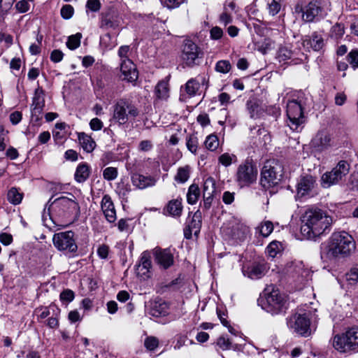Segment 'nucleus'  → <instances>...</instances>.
Listing matches in <instances>:
<instances>
[{"label":"nucleus","mask_w":358,"mask_h":358,"mask_svg":"<svg viewBox=\"0 0 358 358\" xmlns=\"http://www.w3.org/2000/svg\"><path fill=\"white\" fill-rule=\"evenodd\" d=\"M354 238L343 231L333 233L322 247L321 257L327 261H334L349 257L355 250Z\"/></svg>","instance_id":"nucleus-1"},{"label":"nucleus","mask_w":358,"mask_h":358,"mask_svg":"<svg viewBox=\"0 0 358 358\" xmlns=\"http://www.w3.org/2000/svg\"><path fill=\"white\" fill-rule=\"evenodd\" d=\"M301 235L310 240L315 239L329 229L332 219L319 208H308L301 217Z\"/></svg>","instance_id":"nucleus-2"},{"label":"nucleus","mask_w":358,"mask_h":358,"mask_svg":"<svg viewBox=\"0 0 358 358\" xmlns=\"http://www.w3.org/2000/svg\"><path fill=\"white\" fill-rule=\"evenodd\" d=\"M264 299L262 307L272 315L283 313L287 308L285 296L273 285L267 286L264 290Z\"/></svg>","instance_id":"nucleus-3"},{"label":"nucleus","mask_w":358,"mask_h":358,"mask_svg":"<svg viewBox=\"0 0 358 358\" xmlns=\"http://www.w3.org/2000/svg\"><path fill=\"white\" fill-rule=\"evenodd\" d=\"M332 344L341 352H358V328L352 327L343 334H336Z\"/></svg>","instance_id":"nucleus-4"},{"label":"nucleus","mask_w":358,"mask_h":358,"mask_svg":"<svg viewBox=\"0 0 358 358\" xmlns=\"http://www.w3.org/2000/svg\"><path fill=\"white\" fill-rule=\"evenodd\" d=\"M283 166L276 160H268L265 162L262 171L261 183L265 187L275 186L282 180Z\"/></svg>","instance_id":"nucleus-5"},{"label":"nucleus","mask_w":358,"mask_h":358,"mask_svg":"<svg viewBox=\"0 0 358 358\" xmlns=\"http://www.w3.org/2000/svg\"><path fill=\"white\" fill-rule=\"evenodd\" d=\"M70 196H61L55 199L50 206L49 209L60 217H66L79 210L78 203L75 196L69 194Z\"/></svg>","instance_id":"nucleus-6"},{"label":"nucleus","mask_w":358,"mask_h":358,"mask_svg":"<svg viewBox=\"0 0 358 358\" xmlns=\"http://www.w3.org/2000/svg\"><path fill=\"white\" fill-rule=\"evenodd\" d=\"M258 171L251 162L246 160L241 164L237 169L235 181L238 187H248L256 182Z\"/></svg>","instance_id":"nucleus-7"},{"label":"nucleus","mask_w":358,"mask_h":358,"mask_svg":"<svg viewBox=\"0 0 358 358\" xmlns=\"http://www.w3.org/2000/svg\"><path fill=\"white\" fill-rule=\"evenodd\" d=\"M295 13H302V20L305 22L318 21L325 16L324 9L320 3L316 0H312L305 6L296 5Z\"/></svg>","instance_id":"nucleus-8"},{"label":"nucleus","mask_w":358,"mask_h":358,"mask_svg":"<svg viewBox=\"0 0 358 358\" xmlns=\"http://www.w3.org/2000/svg\"><path fill=\"white\" fill-rule=\"evenodd\" d=\"M350 171V164L345 160L340 161L331 171L324 173L321 178V185L324 188H328L337 184L345 177Z\"/></svg>","instance_id":"nucleus-9"},{"label":"nucleus","mask_w":358,"mask_h":358,"mask_svg":"<svg viewBox=\"0 0 358 358\" xmlns=\"http://www.w3.org/2000/svg\"><path fill=\"white\" fill-rule=\"evenodd\" d=\"M52 241L59 251L73 253L78 250L75 234L72 231H62L54 234Z\"/></svg>","instance_id":"nucleus-10"},{"label":"nucleus","mask_w":358,"mask_h":358,"mask_svg":"<svg viewBox=\"0 0 358 358\" xmlns=\"http://www.w3.org/2000/svg\"><path fill=\"white\" fill-rule=\"evenodd\" d=\"M201 55L202 52L195 43L189 39L184 41L181 54L183 64L187 66H193L197 64L196 61Z\"/></svg>","instance_id":"nucleus-11"},{"label":"nucleus","mask_w":358,"mask_h":358,"mask_svg":"<svg viewBox=\"0 0 358 358\" xmlns=\"http://www.w3.org/2000/svg\"><path fill=\"white\" fill-rule=\"evenodd\" d=\"M288 327L303 336H308L310 334V320L306 314H295L287 320Z\"/></svg>","instance_id":"nucleus-12"},{"label":"nucleus","mask_w":358,"mask_h":358,"mask_svg":"<svg viewBox=\"0 0 358 358\" xmlns=\"http://www.w3.org/2000/svg\"><path fill=\"white\" fill-rule=\"evenodd\" d=\"M316 178L311 175L301 176L296 185V196H313L316 194Z\"/></svg>","instance_id":"nucleus-13"},{"label":"nucleus","mask_w":358,"mask_h":358,"mask_svg":"<svg viewBox=\"0 0 358 358\" xmlns=\"http://www.w3.org/2000/svg\"><path fill=\"white\" fill-rule=\"evenodd\" d=\"M310 144L317 152L324 151L334 145V140L331 133L322 129L319 130L312 138Z\"/></svg>","instance_id":"nucleus-14"},{"label":"nucleus","mask_w":358,"mask_h":358,"mask_svg":"<svg viewBox=\"0 0 358 358\" xmlns=\"http://www.w3.org/2000/svg\"><path fill=\"white\" fill-rule=\"evenodd\" d=\"M268 268L267 264L264 261H260L244 266L242 271L245 276L252 280H257L265 275Z\"/></svg>","instance_id":"nucleus-15"},{"label":"nucleus","mask_w":358,"mask_h":358,"mask_svg":"<svg viewBox=\"0 0 358 358\" xmlns=\"http://www.w3.org/2000/svg\"><path fill=\"white\" fill-rule=\"evenodd\" d=\"M308 97L304 92H295L287 103V112H304L308 109Z\"/></svg>","instance_id":"nucleus-16"},{"label":"nucleus","mask_w":358,"mask_h":358,"mask_svg":"<svg viewBox=\"0 0 358 358\" xmlns=\"http://www.w3.org/2000/svg\"><path fill=\"white\" fill-rule=\"evenodd\" d=\"M287 271L299 283L308 280L311 275L310 270L305 267L302 262H292Z\"/></svg>","instance_id":"nucleus-17"},{"label":"nucleus","mask_w":358,"mask_h":358,"mask_svg":"<svg viewBox=\"0 0 358 358\" xmlns=\"http://www.w3.org/2000/svg\"><path fill=\"white\" fill-rule=\"evenodd\" d=\"M120 71L122 79L128 82H134L138 77V73L136 65L129 58L122 59L120 65Z\"/></svg>","instance_id":"nucleus-18"},{"label":"nucleus","mask_w":358,"mask_h":358,"mask_svg":"<svg viewBox=\"0 0 358 358\" xmlns=\"http://www.w3.org/2000/svg\"><path fill=\"white\" fill-rule=\"evenodd\" d=\"M303 48L307 50H313L315 51L320 50L324 45L323 37L321 34L314 32L311 36H306L302 41Z\"/></svg>","instance_id":"nucleus-19"},{"label":"nucleus","mask_w":358,"mask_h":358,"mask_svg":"<svg viewBox=\"0 0 358 358\" xmlns=\"http://www.w3.org/2000/svg\"><path fill=\"white\" fill-rule=\"evenodd\" d=\"M101 210L108 222L113 223L116 220V211L111 197L105 194L101 202Z\"/></svg>","instance_id":"nucleus-20"},{"label":"nucleus","mask_w":358,"mask_h":358,"mask_svg":"<svg viewBox=\"0 0 358 358\" xmlns=\"http://www.w3.org/2000/svg\"><path fill=\"white\" fill-rule=\"evenodd\" d=\"M155 257L157 263L164 268H168L173 264V256L169 249H155Z\"/></svg>","instance_id":"nucleus-21"},{"label":"nucleus","mask_w":358,"mask_h":358,"mask_svg":"<svg viewBox=\"0 0 358 358\" xmlns=\"http://www.w3.org/2000/svg\"><path fill=\"white\" fill-rule=\"evenodd\" d=\"M286 116L287 124L292 131L301 129L307 120L305 113H286Z\"/></svg>","instance_id":"nucleus-22"},{"label":"nucleus","mask_w":358,"mask_h":358,"mask_svg":"<svg viewBox=\"0 0 358 358\" xmlns=\"http://www.w3.org/2000/svg\"><path fill=\"white\" fill-rule=\"evenodd\" d=\"M157 180L152 176H145L139 173H134L131 176L133 185L138 189H145L152 187L156 184Z\"/></svg>","instance_id":"nucleus-23"},{"label":"nucleus","mask_w":358,"mask_h":358,"mask_svg":"<svg viewBox=\"0 0 358 358\" xmlns=\"http://www.w3.org/2000/svg\"><path fill=\"white\" fill-rule=\"evenodd\" d=\"M151 260L149 254L144 252L141 254L139 264L136 267V273L141 277H145L151 268Z\"/></svg>","instance_id":"nucleus-24"},{"label":"nucleus","mask_w":358,"mask_h":358,"mask_svg":"<svg viewBox=\"0 0 358 358\" xmlns=\"http://www.w3.org/2000/svg\"><path fill=\"white\" fill-rule=\"evenodd\" d=\"M236 4L233 1H226L224 5L223 11L219 17V21L224 26L232 22V13L235 10Z\"/></svg>","instance_id":"nucleus-25"},{"label":"nucleus","mask_w":358,"mask_h":358,"mask_svg":"<svg viewBox=\"0 0 358 358\" xmlns=\"http://www.w3.org/2000/svg\"><path fill=\"white\" fill-rule=\"evenodd\" d=\"M164 213L172 217H180L182 211V199L171 200L164 209Z\"/></svg>","instance_id":"nucleus-26"},{"label":"nucleus","mask_w":358,"mask_h":358,"mask_svg":"<svg viewBox=\"0 0 358 358\" xmlns=\"http://www.w3.org/2000/svg\"><path fill=\"white\" fill-rule=\"evenodd\" d=\"M248 227L243 223L234 220L231 225L230 235L233 238L241 239L248 232Z\"/></svg>","instance_id":"nucleus-27"},{"label":"nucleus","mask_w":358,"mask_h":358,"mask_svg":"<svg viewBox=\"0 0 358 358\" xmlns=\"http://www.w3.org/2000/svg\"><path fill=\"white\" fill-rule=\"evenodd\" d=\"M78 141L83 149L87 152H92L96 147L95 141L85 133L78 134Z\"/></svg>","instance_id":"nucleus-28"},{"label":"nucleus","mask_w":358,"mask_h":358,"mask_svg":"<svg viewBox=\"0 0 358 358\" xmlns=\"http://www.w3.org/2000/svg\"><path fill=\"white\" fill-rule=\"evenodd\" d=\"M90 173V169L87 164H80L76 168L74 178L78 182H83L89 178Z\"/></svg>","instance_id":"nucleus-29"},{"label":"nucleus","mask_w":358,"mask_h":358,"mask_svg":"<svg viewBox=\"0 0 358 358\" xmlns=\"http://www.w3.org/2000/svg\"><path fill=\"white\" fill-rule=\"evenodd\" d=\"M50 308H52V315L47 320L46 325L51 329H55L59 327V317L61 310L53 304L50 305Z\"/></svg>","instance_id":"nucleus-30"},{"label":"nucleus","mask_w":358,"mask_h":358,"mask_svg":"<svg viewBox=\"0 0 358 358\" xmlns=\"http://www.w3.org/2000/svg\"><path fill=\"white\" fill-rule=\"evenodd\" d=\"M190 171L191 168L189 165L179 167L174 177L175 180L178 183H185L189 178Z\"/></svg>","instance_id":"nucleus-31"},{"label":"nucleus","mask_w":358,"mask_h":358,"mask_svg":"<svg viewBox=\"0 0 358 358\" xmlns=\"http://www.w3.org/2000/svg\"><path fill=\"white\" fill-rule=\"evenodd\" d=\"M200 197V189L196 184H192L187 194V201L191 205L195 204Z\"/></svg>","instance_id":"nucleus-32"},{"label":"nucleus","mask_w":358,"mask_h":358,"mask_svg":"<svg viewBox=\"0 0 358 358\" xmlns=\"http://www.w3.org/2000/svg\"><path fill=\"white\" fill-rule=\"evenodd\" d=\"M32 106H34V110H43L45 106L43 91L40 87L35 90Z\"/></svg>","instance_id":"nucleus-33"},{"label":"nucleus","mask_w":358,"mask_h":358,"mask_svg":"<svg viewBox=\"0 0 358 358\" xmlns=\"http://www.w3.org/2000/svg\"><path fill=\"white\" fill-rule=\"evenodd\" d=\"M114 112H135L136 108L129 100L120 99L115 105Z\"/></svg>","instance_id":"nucleus-34"},{"label":"nucleus","mask_w":358,"mask_h":358,"mask_svg":"<svg viewBox=\"0 0 358 358\" xmlns=\"http://www.w3.org/2000/svg\"><path fill=\"white\" fill-rule=\"evenodd\" d=\"M169 84L167 81H160L155 87V94L159 99H166L169 97Z\"/></svg>","instance_id":"nucleus-35"},{"label":"nucleus","mask_w":358,"mask_h":358,"mask_svg":"<svg viewBox=\"0 0 358 358\" xmlns=\"http://www.w3.org/2000/svg\"><path fill=\"white\" fill-rule=\"evenodd\" d=\"M23 198L22 193H20L16 187L10 189L7 194L8 201L13 204L18 205L21 203Z\"/></svg>","instance_id":"nucleus-36"},{"label":"nucleus","mask_w":358,"mask_h":358,"mask_svg":"<svg viewBox=\"0 0 358 358\" xmlns=\"http://www.w3.org/2000/svg\"><path fill=\"white\" fill-rule=\"evenodd\" d=\"M187 225L193 229L196 236L199 233L201 225V213L199 210L194 213L191 222Z\"/></svg>","instance_id":"nucleus-37"},{"label":"nucleus","mask_w":358,"mask_h":358,"mask_svg":"<svg viewBox=\"0 0 358 358\" xmlns=\"http://www.w3.org/2000/svg\"><path fill=\"white\" fill-rule=\"evenodd\" d=\"M200 88V83L195 78L189 80L185 84V92L190 96H194Z\"/></svg>","instance_id":"nucleus-38"},{"label":"nucleus","mask_w":358,"mask_h":358,"mask_svg":"<svg viewBox=\"0 0 358 358\" xmlns=\"http://www.w3.org/2000/svg\"><path fill=\"white\" fill-rule=\"evenodd\" d=\"M199 141L195 134L188 135L186 138V145L187 149L194 154L197 151Z\"/></svg>","instance_id":"nucleus-39"},{"label":"nucleus","mask_w":358,"mask_h":358,"mask_svg":"<svg viewBox=\"0 0 358 358\" xmlns=\"http://www.w3.org/2000/svg\"><path fill=\"white\" fill-rule=\"evenodd\" d=\"M215 192V180L208 177L206 178L203 185V194H206V193H209V194L214 195Z\"/></svg>","instance_id":"nucleus-40"},{"label":"nucleus","mask_w":358,"mask_h":358,"mask_svg":"<svg viewBox=\"0 0 358 358\" xmlns=\"http://www.w3.org/2000/svg\"><path fill=\"white\" fill-rule=\"evenodd\" d=\"M81 38L82 34L80 33H77L74 35L70 36L66 42L67 47L70 50H75L78 48L80 45Z\"/></svg>","instance_id":"nucleus-41"},{"label":"nucleus","mask_w":358,"mask_h":358,"mask_svg":"<svg viewBox=\"0 0 358 358\" xmlns=\"http://www.w3.org/2000/svg\"><path fill=\"white\" fill-rule=\"evenodd\" d=\"M257 229L264 237H267L273 231V224L270 221H264L257 227Z\"/></svg>","instance_id":"nucleus-42"},{"label":"nucleus","mask_w":358,"mask_h":358,"mask_svg":"<svg viewBox=\"0 0 358 358\" xmlns=\"http://www.w3.org/2000/svg\"><path fill=\"white\" fill-rule=\"evenodd\" d=\"M231 65L228 60H220L218 61L215 67V70L217 72L222 73H227L230 71Z\"/></svg>","instance_id":"nucleus-43"},{"label":"nucleus","mask_w":358,"mask_h":358,"mask_svg":"<svg viewBox=\"0 0 358 358\" xmlns=\"http://www.w3.org/2000/svg\"><path fill=\"white\" fill-rule=\"evenodd\" d=\"M206 148L211 151L215 150L219 145V141L215 135H209L205 141Z\"/></svg>","instance_id":"nucleus-44"},{"label":"nucleus","mask_w":358,"mask_h":358,"mask_svg":"<svg viewBox=\"0 0 358 358\" xmlns=\"http://www.w3.org/2000/svg\"><path fill=\"white\" fill-rule=\"evenodd\" d=\"M168 313L167 306L165 303L155 304L151 310V314L154 317L164 316Z\"/></svg>","instance_id":"nucleus-45"},{"label":"nucleus","mask_w":358,"mask_h":358,"mask_svg":"<svg viewBox=\"0 0 358 358\" xmlns=\"http://www.w3.org/2000/svg\"><path fill=\"white\" fill-rule=\"evenodd\" d=\"M219 162L224 166H230L234 162L236 161V157L234 155L224 153L219 157Z\"/></svg>","instance_id":"nucleus-46"},{"label":"nucleus","mask_w":358,"mask_h":358,"mask_svg":"<svg viewBox=\"0 0 358 358\" xmlns=\"http://www.w3.org/2000/svg\"><path fill=\"white\" fill-rule=\"evenodd\" d=\"M280 243L277 241L271 242L266 248V253L269 257H275L280 251Z\"/></svg>","instance_id":"nucleus-47"},{"label":"nucleus","mask_w":358,"mask_h":358,"mask_svg":"<svg viewBox=\"0 0 358 358\" xmlns=\"http://www.w3.org/2000/svg\"><path fill=\"white\" fill-rule=\"evenodd\" d=\"M280 1V0H271V2L268 3V13L271 16H275L280 12L281 9Z\"/></svg>","instance_id":"nucleus-48"},{"label":"nucleus","mask_w":358,"mask_h":358,"mask_svg":"<svg viewBox=\"0 0 358 358\" xmlns=\"http://www.w3.org/2000/svg\"><path fill=\"white\" fill-rule=\"evenodd\" d=\"M103 177L105 180L110 181L117 177V170L114 167H107L103 171Z\"/></svg>","instance_id":"nucleus-49"},{"label":"nucleus","mask_w":358,"mask_h":358,"mask_svg":"<svg viewBox=\"0 0 358 358\" xmlns=\"http://www.w3.org/2000/svg\"><path fill=\"white\" fill-rule=\"evenodd\" d=\"M348 62L353 68L356 69L358 68V50H352L347 56Z\"/></svg>","instance_id":"nucleus-50"},{"label":"nucleus","mask_w":358,"mask_h":358,"mask_svg":"<svg viewBox=\"0 0 358 358\" xmlns=\"http://www.w3.org/2000/svg\"><path fill=\"white\" fill-rule=\"evenodd\" d=\"M331 36L336 38H341L345 33V27L343 24L337 23L331 28Z\"/></svg>","instance_id":"nucleus-51"},{"label":"nucleus","mask_w":358,"mask_h":358,"mask_svg":"<svg viewBox=\"0 0 358 358\" xmlns=\"http://www.w3.org/2000/svg\"><path fill=\"white\" fill-rule=\"evenodd\" d=\"M345 279L350 284L358 282V267H353L345 274Z\"/></svg>","instance_id":"nucleus-52"},{"label":"nucleus","mask_w":358,"mask_h":358,"mask_svg":"<svg viewBox=\"0 0 358 358\" xmlns=\"http://www.w3.org/2000/svg\"><path fill=\"white\" fill-rule=\"evenodd\" d=\"M144 345L148 350H155L158 347L159 341L156 337L150 336L145 340Z\"/></svg>","instance_id":"nucleus-53"},{"label":"nucleus","mask_w":358,"mask_h":358,"mask_svg":"<svg viewBox=\"0 0 358 358\" xmlns=\"http://www.w3.org/2000/svg\"><path fill=\"white\" fill-rule=\"evenodd\" d=\"M59 298L62 302L70 303L74 299L75 294L72 290L66 289L61 292Z\"/></svg>","instance_id":"nucleus-54"},{"label":"nucleus","mask_w":358,"mask_h":358,"mask_svg":"<svg viewBox=\"0 0 358 358\" xmlns=\"http://www.w3.org/2000/svg\"><path fill=\"white\" fill-rule=\"evenodd\" d=\"M60 13L64 19L69 20L73 16L74 9L71 5L66 4L62 6Z\"/></svg>","instance_id":"nucleus-55"},{"label":"nucleus","mask_w":358,"mask_h":358,"mask_svg":"<svg viewBox=\"0 0 358 358\" xmlns=\"http://www.w3.org/2000/svg\"><path fill=\"white\" fill-rule=\"evenodd\" d=\"M36 312L38 313V320H43L50 317L52 315V308H50V305L49 306L47 307H42L36 309Z\"/></svg>","instance_id":"nucleus-56"},{"label":"nucleus","mask_w":358,"mask_h":358,"mask_svg":"<svg viewBox=\"0 0 358 358\" xmlns=\"http://www.w3.org/2000/svg\"><path fill=\"white\" fill-rule=\"evenodd\" d=\"M217 345L223 350H229L231 348V342L225 336H220L217 341Z\"/></svg>","instance_id":"nucleus-57"},{"label":"nucleus","mask_w":358,"mask_h":358,"mask_svg":"<svg viewBox=\"0 0 358 358\" xmlns=\"http://www.w3.org/2000/svg\"><path fill=\"white\" fill-rule=\"evenodd\" d=\"M86 8L92 12H97L101 8V2L99 0H88Z\"/></svg>","instance_id":"nucleus-58"},{"label":"nucleus","mask_w":358,"mask_h":358,"mask_svg":"<svg viewBox=\"0 0 358 358\" xmlns=\"http://www.w3.org/2000/svg\"><path fill=\"white\" fill-rule=\"evenodd\" d=\"M113 120L119 125L125 124L128 120L127 113H113Z\"/></svg>","instance_id":"nucleus-59"},{"label":"nucleus","mask_w":358,"mask_h":358,"mask_svg":"<svg viewBox=\"0 0 358 358\" xmlns=\"http://www.w3.org/2000/svg\"><path fill=\"white\" fill-rule=\"evenodd\" d=\"M185 0H161L162 4L169 9H173L178 7Z\"/></svg>","instance_id":"nucleus-60"},{"label":"nucleus","mask_w":358,"mask_h":358,"mask_svg":"<svg viewBox=\"0 0 358 358\" xmlns=\"http://www.w3.org/2000/svg\"><path fill=\"white\" fill-rule=\"evenodd\" d=\"M223 30L219 27H214L210 31V38L213 40L220 39L223 36Z\"/></svg>","instance_id":"nucleus-61"},{"label":"nucleus","mask_w":358,"mask_h":358,"mask_svg":"<svg viewBox=\"0 0 358 358\" xmlns=\"http://www.w3.org/2000/svg\"><path fill=\"white\" fill-rule=\"evenodd\" d=\"M292 52L287 48H281L278 51V58L282 61H285L292 57Z\"/></svg>","instance_id":"nucleus-62"},{"label":"nucleus","mask_w":358,"mask_h":358,"mask_svg":"<svg viewBox=\"0 0 358 358\" xmlns=\"http://www.w3.org/2000/svg\"><path fill=\"white\" fill-rule=\"evenodd\" d=\"M15 8L20 13H25L29 9V3L27 0H20L15 4Z\"/></svg>","instance_id":"nucleus-63"},{"label":"nucleus","mask_w":358,"mask_h":358,"mask_svg":"<svg viewBox=\"0 0 358 358\" xmlns=\"http://www.w3.org/2000/svg\"><path fill=\"white\" fill-rule=\"evenodd\" d=\"M64 57L63 52L59 50H54L50 55V59L53 62H59L62 60Z\"/></svg>","instance_id":"nucleus-64"}]
</instances>
